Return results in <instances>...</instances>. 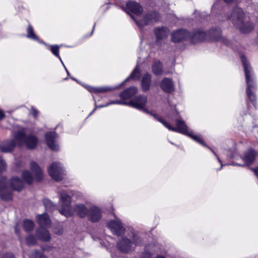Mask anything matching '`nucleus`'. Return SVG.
I'll use <instances>...</instances> for the list:
<instances>
[{
    "label": "nucleus",
    "mask_w": 258,
    "mask_h": 258,
    "mask_svg": "<svg viewBox=\"0 0 258 258\" xmlns=\"http://www.w3.org/2000/svg\"><path fill=\"white\" fill-rule=\"evenodd\" d=\"M151 114L153 115L156 119L162 123L169 130L187 135L203 146L207 147L201 135H195L192 131L188 130V127L186 125L184 121L181 119V117L178 115V113L176 110H175L173 113L174 118L175 120V127L171 126L169 123L162 118L159 117L157 114L153 113H151Z\"/></svg>",
    "instance_id": "nucleus-1"
},
{
    "label": "nucleus",
    "mask_w": 258,
    "mask_h": 258,
    "mask_svg": "<svg viewBox=\"0 0 258 258\" xmlns=\"http://www.w3.org/2000/svg\"><path fill=\"white\" fill-rule=\"evenodd\" d=\"M245 73L246 82L247 84L246 94L248 98L256 108V97L253 91L256 90L255 77L253 71L249 66L246 57L244 55L241 56Z\"/></svg>",
    "instance_id": "nucleus-2"
},
{
    "label": "nucleus",
    "mask_w": 258,
    "mask_h": 258,
    "mask_svg": "<svg viewBox=\"0 0 258 258\" xmlns=\"http://www.w3.org/2000/svg\"><path fill=\"white\" fill-rule=\"evenodd\" d=\"M229 19L242 33H248L253 29V24L246 20L243 10L240 8H234Z\"/></svg>",
    "instance_id": "nucleus-3"
},
{
    "label": "nucleus",
    "mask_w": 258,
    "mask_h": 258,
    "mask_svg": "<svg viewBox=\"0 0 258 258\" xmlns=\"http://www.w3.org/2000/svg\"><path fill=\"white\" fill-rule=\"evenodd\" d=\"M147 100L148 98L146 96L139 95L128 102L123 100L112 101L106 104L100 105L98 106V107L101 108L106 107L109 105L114 104H122L135 108L147 113H150V112H149L146 108H145V106L147 103Z\"/></svg>",
    "instance_id": "nucleus-4"
},
{
    "label": "nucleus",
    "mask_w": 258,
    "mask_h": 258,
    "mask_svg": "<svg viewBox=\"0 0 258 258\" xmlns=\"http://www.w3.org/2000/svg\"><path fill=\"white\" fill-rule=\"evenodd\" d=\"M141 242L142 239L139 235L132 232L131 234H128V237H123L118 242L117 247L120 251L126 253L133 250Z\"/></svg>",
    "instance_id": "nucleus-5"
},
{
    "label": "nucleus",
    "mask_w": 258,
    "mask_h": 258,
    "mask_svg": "<svg viewBox=\"0 0 258 258\" xmlns=\"http://www.w3.org/2000/svg\"><path fill=\"white\" fill-rule=\"evenodd\" d=\"M14 139L17 141L19 146H22L25 144L27 147L29 149L35 148L38 143V139L36 136L30 135L26 136V131L25 128H23L15 133Z\"/></svg>",
    "instance_id": "nucleus-6"
},
{
    "label": "nucleus",
    "mask_w": 258,
    "mask_h": 258,
    "mask_svg": "<svg viewBox=\"0 0 258 258\" xmlns=\"http://www.w3.org/2000/svg\"><path fill=\"white\" fill-rule=\"evenodd\" d=\"M60 201L61 203V208L59 210V213L67 217L73 215V208L71 206V196L66 191L60 193Z\"/></svg>",
    "instance_id": "nucleus-7"
},
{
    "label": "nucleus",
    "mask_w": 258,
    "mask_h": 258,
    "mask_svg": "<svg viewBox=\"0 0 258 258\" xmlns=\"http://www.w3.org/2000/svg\"><path fill=\"white\" fill-rule=\"evenodd\" d=\"M49 175L56 181H60L65 175L64 170L59 162H53L48 168Z\"/></svg>",
    "instance_id": "nucleus-8"
},
{
    "label": "nucleus",
    "mask_w": 258,
    "mask_h": 258,
    "mask_svg": "<svg viewBox=\"0 0 258 258\" xmlns=\"http://www.w3.org/2000/svg\"><path fill=\"white\" fill-rule=\"evenodd\" d=\"M131 17L135 21L138 27L141 29L145 25L158 21L159 18V14L155 12H151L146 14L144 18L141 21L136 20L132 16H131Z\"/></svg>",
    "instance_id": "nucleus-9"
},
{
    "label": "nucleus",
    "mask_w": 258,
    "mask_h": 258,
    "mask_svg": "<svg viewBox=\"0 0 258 258\" xmlns=\"http://www.w3.org/2000/svg\"><path fill=\"white\" fill-rule=\"evenodd\" d=\"M107 227L113 234L117 236H120L125 232L124 226L118 219L109 221L107 223Z\"/></svg>",
    "instance_id": "nucleus-10"
},
{
    "label": "nucleus",
    "mask_w": 258,
    "mask_h": 258,
    "mask_svg": "<svg viewBox=\"0 0 258 258\" xmlns=\"http://www.w3.org/2000/svg\"><path fill=\"white\" fill-rule=\"evenodd\" d=\"M0 197L4 201H10L12 199V192L9 189L4 177H0Z\"/></svg>",
    "instance_id": "nucleus-11"
},
{
    "label": "nucleus",
    "mask_w": 258,
    "mask_h": 258,
    "mask_svg": "<svg viewBox=\"0 0 258 258\" xmlns=\"http://www.w3.org/2000/svg\"><path fill=\"white\" fill-rule=\"evenodd\" d=\"M208 35L214 40L220 41L226 45L230 46V41L221 36V30L219 28L211 29Z\"/></svg>",
    "instance_id": "nucleus-12"
},
{
    "label": "nucleus",
    "mask_w": 258,
    "mask_h": 258,
    "mask_svg": "<svg viewBox=\"0 0 258 258\" xmlns=\"http://www.w3.org/2000/svg\"><path fill=\"white\" fill-rule=\"evenodd\" d=\"M57 134L54 132H48L45 135V139L47 146L54 151L59 149V146L56 143Z\"/></svg>",
    "instance_id": "nucleus-13"
},
{
    "label": "nucleus",
    "mask_w": 258,
    "mask_h": 258,
    "mask_svg": "<svg viewBox=\"0 0 258 258\" xmlns=\"http://www.w3.org/2000/svg\"><path fill=\"white\" fill-rule=\"evenodd\" d=\"M189 32L185 29H179L171 34V40L174 43L179 42L189 38Z\"/></svg>",
    "instance_id": "nucleus-14"
},
{
    "label": "nucleus",
    "mask_w": 258,
    "mask_h": 258,
    "mask_svg": "<svg viewBox=\"0 0 258 258\" xmlns=\"http://www.w3.org/2000/svg\"><path fill=\"white\" fill-rule=\"evenodd\" d=\"M127 13L131 12L137 16L141 15L143 11V9L139 3L136 2H129L126 4Z\"/></svg>",
    "instance_id": "nucleus-15"
},
{
    "label": "nucleus",
    "mask_w": 258,
    "mask_h": 258,
    "mask_svg": "<svg viewBox=\"0 0 258 258\" xmlns=\"http://www.w3.org/2000/svg\"><path fill=\"white\" fill-rule=\"evenodd\" d=\"M207 36L206 32L201 30H197L194 31L192 33H189V39L191 42L194 43H198L199 42L205 40Z\"/></svg>",
    "instance_id": "nucleus-16"
},
{
    "label": "nucleus",
    "mask_w": 258,
    "mask_h": 258,
    "mask_svg": "<svg viewBox=\"0 0 258 258\" xmlns=\"http://www.w3.org/2000/svg\"><path fill=\"white\" fill-rule=\"evenodd\" d=\"M256 155L255 150L253 149H248L245 151L243 156L241 157L242 160L245 162V165L249 166L254 161Z\"/></svg>",
    "instance_id": "nucleus-17"
},
{
    "label": "nucleus",
    "mask_w": 258,
    "mask_h": 258,
    "mask_svg": "<svg viewBox=\"0 0 258 258\" xmlns=\"http://www.w3.org/2000/svg\"><path fill=\"white\" fill-rule=\"evenodd\" d=\"M87 216L92 222H97L101 219L102 216L101 210L97 207H92L89 210Z\"/></svg>",
    "instance_id": "nucleus-18"
},
{
    "label": "nucleus",
    "mask_w": 258,
    "mask_h": 258,
    "mask_svg": "<svg viewBox=\"0 0 258 258\" xmlns=\"http://www.w3.org/2000/svg\"><path fill=\"white\" fill-rule=\"evenodd\" d=\"M160 87L166 93H171L174 90L173 81L169 78H164L161 83Z\"/></svg>",
    "instance_id": "nucleus-19"
},
{
    "label": "nucleus",
    "mask_w": 258,
    "mask_h": 258,
    "mask_svg": "<svg viewBox=\"0 0 258 258\" xmlns=\"http://www.w3.org/2000/svg\"><path fill=\"white\" fill-rule=\"evenodd\" d=\"M15 140H6L4 141L0 146V149L2 152L8 153L12 152L16 146Z\"/></svg>",
    "instance_id": "nucleus-20"
},
{
    "label": "nucleus",
    "mask_w": 258,
    "mask_h": 258,
    "mask_svg": "<svg viewBox=\"0 0 258 258\" xmlns=\"http://www.w3.org/2000/svg\"><path fill=\"white\" fill-rule=\"evenodd\" d=\"M73 214L75 212L80 217L84 218L88 216L89 210L83 204H77L73 208Z\"/></svg>",
    "instance_id": "nucleus-21"
},
{
    "label": "nucleus",
    "mask_w": 258,
    "mask_h": 258,
    "mask_svg": "<svg viewBox=\"0 0 258 258\" xmlns=\"http://www.w3.org/2000/svg\"><path fill=\"white\" fill-rule=\"evenodd\" d=\"M36 235L37 236L43 241H49L51 238L49 231L44 228H39L37 229Z\"/></svg>",
    "instance_id": "nucleus-22"
},
{
    "label": "nucleus",
    "mask_w": 258,
    "mask_h": 258,
    "mask_svg": "<svg viewBox=\"0 0 258 258\" xmlns=\"http://www.w3.org/2000/svg\"><path fill=\"white\" fill-rule=\"evenodd\" d=\"M138 91V90L137 87H132L121 92L119 94V96L122 99H129L136 95Z\"/></svg>",
    "instance_id": "nucleus-23"
},
{
    "label": "nucleus",
    "mask_w": 258,
    "mask_h": 258,
    "mask_svg": "<svg viewBox=\"0 0 258 258\" xmlns=\"http://www.w3.org/2000/svg\"><path fill=\"white\" fill-rule=\"evenodd\" d=\"M37 221L40 225V228L47 227L50 225L51 223L49 216L45 213L38 215L37 217Z\"/></svg>",
    "instance_id": "nucleus-24"
},
{
    "label": "nucleus",
    "mask_w": 258,
    "mask_h": 258,
    "mask_svg": "<svg viewBox=\"0 0 258 258\" xmlns=\"http://www.w3.org/2000/svg\"><path fill=\"white\" fill-rule=\"evenodd\" d=\"M30 168L31 171L35 174L37 180L40 181L43 178V173L38 165L35 162H31Z\"/></svg>",
    "instance_id": "nucleus-25"
},
{
    "label": "nucleus",
    "mask_w": 258,
    "mask_h": 258,
    "mask_svg": "<svg viewBox=\"0 0 258 258\" xmlns=\"http://www.w3.org/2000/svg\"><path fill=\"white\" fill-rule=\"evenodd\" d=\"M151 83V76L148 73L145 74L142 77L141 86L144 92L149 90Z\"/></svg>",
    "instance_id": "nucleus-26"
},
{
    "label": "nucleus",
    "mask_w": 258,
    "mask_h": 258,
    "mask_svg": "<svg viewBox=\"0 0 258 258\" xmlns=\"http://www.w3.org/2000/svg\"><path fill=\"white\" fill-rule=\"evenodd\" d=\"M10 184L12 189L15 190L20 191L23 187L22 181L17 177H13Z\"/></svg>",
    "instance_id": "nucleus-27"
},
{
    "label": "nucleus",
    "mask_w": 258,
    "mask_h": 258,
    "mask_svg": "<svg viewBox=\"0 0 258 258\" xmlns=\"http://www.w3.org/2000/svg\"><path fill=\"white\" fill-rule=\"evenodd\" d=\"M154 32L158 40L162 39L168 35L167 29L164 27L156 28Z\"/></svg>",
    "instance_id": "nucleus-28"
},
{
    "label": "nucleus",
    "mask_w": 258,
    "mask_h": 258,
    "mask_svg": "<svg viewBox=\"0 0 258 258\" xmlns=\"http://www.w3.org/2000/svg\"><path fill=\"white\" fill-rule=\"evenodd\" d=\"M27 32V34L26 36L27 38L36 40L38 41L39 43L44 44V42L42 40H40L34 33L33 27L31 25H29L28 26Z\"/></svg>",
    "instance_id": "nucleus-29"
},
{
    "label": "nucleus",
    "mask_w": 258,
    "mask_h": 258,
    "mask_svg": "<svg viewBox=\"0 0 258 258\" xmlns=\"http://www.w3.org/2000/svg\"><path fill=\"white\" fill-rule=\"evenodd\" d=\"M153 73L156 75H160L163 72L162 65L160 61H155L152 64Z\"/></svg>",
    "instance_id": "nucleus-30"
},
{
    "label": "nucleus",
    "mask_w": 258,
    "mask_h": 258,
    "mask_svg": "<svg viewBox=\"0 0 258 258\" xmlns=\"http://www.w3.org/2000/svg\"><path fill=\"white\" fill-rule=\"evenodd\" d=\"M86 88L89 91L93 93H103L111 90V88L108 87H93L91 86H88Z\"/></svg>",
    "instance_id": "nucleus-31"
},
{
    "label": "nucleus",
    "mask_w": 258,
    "mask_h": 258,
    "mask_svg": "<svg viewBox=\"0 0 258 258\" xmlns=\"http://www.w3.org/2000/svg\"><path fill=\"white\" fill-rule=\"evenodd\" d=\"M43 205L48 211H52L56 209V206L50 200L47 199H45L43 201Z\"/></svg>",
    "instance_id": "nucleus-32"
},
{
    "label": "nucleus",
    "mask_w": 258,
    "mask_h": 258,
    "mask_svg": "<svg viewBox=\"0 0 258 258\" xmlns=\"http://www.w3.org/2000/svg\"><path fill=\"white\" fill-rule=\"evenodd\" d=\"M140 71L137 67L132 72L130 76L127 77L123 82V83L127 82L129 79L138 80L140 78Z\"/></svg>",
    "instance_id": "nucleus-33"
},
{
    "label": "nucleus",
    "mask_w": 258,
    "mask_h": 258,
    "mask_svg": "<svg viewBox=\"0 0 258 258\" xmlns=\"http://www.w3.org/2000/svg\"><path fill=\"white\" fill-rule=\"evenodd\" d=\"M23 229L26 232H29L32 230L34 228V223L30 220H25L23 221Z\"/></svg>",
    "instance_id": "nucleus-34"
},
{
    "label": "nucleus",
    "mask_w": 258,
    "mask_h": 258,
    "mask_svg": "<svg viewBox=\"0 0 258 258\" xmlns=\"http://www.w3.org/2000/svg\"><path fill=\"white\" fill-rule=\"evenodd\" d=\"M22 178L23 180L28 184H31L32 183L33 178L29 171L27 170L24 171L22 172Z\"/></svg>",
    "instance_id": "nucleus-35"
},
{
    "label": "nucleus",
    "mask_w": 258,
    "mask_h": 258,
    "mask_svg": "<svg viewBox=\"0 0 258 258\" xmlns=\"http://www.w3.org/2000/svg\"><path fill=\"white\" fill-rule=\"evenodd\" d=\"M59 47L57 45H52L50 46V50L51 51V52L56 57L58 58L59 60L60 61L61 63L62 64H63V61H62V59H61V57H60V55L59 54Z\"/></svg>",
    "instance_id": "nucleus-36"
},
{
    "label": "nucleus",
    "mask_w": 258,
    "mask_h": 258,
    "mask_svg": "<svg viewBox=\"0 0 258 258\" xmlns=\"http://www.w3.org/2000/svg\"><path fill=\"white\" fill-rule=\"evenodd\" d=\"M29 258H46L45 256L41 251L34 250L31 251L29 254Z\"/></svg>",
    "instance_id": "nucleus-37"
},
{
    "label": "nucleus",
    "mask_w": 258,
    "mask_h": 258,
    "mask_svg": "<svg viewBox=\"0 0 258 258\" xmlns=\"http://www.w3.org/2000/svg\"><path fill=\"white\" fill-rule=\"evenodd\" d=\"M26 242L28 246L34 245L37 243L36 238L32 235H30L26 238Z\"/></svg>",
    "instance_id": "nucleus-38"
},
{
    "label": "nucleus",
    "mask_w": 258,
    "mask_h": 258,
    "mask_svg": "<svg viewBox=\"0 0 258 258\" xmlns=\"http://www.w3.org/2000/svg\"><path fill=\"white\" fill-rule=\"evenodd\" d=\"M6 169V164L5 162L0 157V173L5 171Z\"/></svg>",
    "instance_id": "nucleus-39"
},
{
    "label": "nucleus",
    "mask_w": 258,
    "mask_h": 258,
    "mask_svg": "<svg viewBox=\"0 0 258 258\" xmlns=\"http://www.w3.org/2000/svg\"><path fill=\"white\" fill-rule=\"evenodd\" d=\"M31 112L33 116L36 118L38 115L39 111L37 110H36L34 107L32 106L31 108Z\"/></svg>",
    "instance_id": "nucleus-40"
},
{
    "label": "nucleus",
    "mask_w": 258,
    "mask_h": 258,
    "mask_svg": "<svg viewBox=\"0 0 258 258\" xmlns=\"http://www.w3.org/2000/svg\"><path fill=\"white\" fill-rule=\"evenodd\" d=\"M74 252V249L69 250V249H65L64 251V252L65 253H67L69 254V256H68L69 257H72Z\"/></svg>",
    "instance_id": "nucleus-41"
},
{
    "label": "nucleus",
    "mask_w": 258,
    "mask_h": 258,
    "mask_svg": "<svg viewBox=\"0 0 258 258\" xmlns=\"http://www.w3.org/2000/svg\"><path fill=\"white\" fill-rule=\"evenodd\" d=\"M15 256L13 253L8 252L4 254L2 258H14Z\"/></svg>",
    "instance_id": "nucleus-42"
},
{
    "label": "nucleus",
    "mask_w": 258,
    "mask_h": 258,
    "mask_svg": "<svg viewBox=\"0 0 258 258\" xmlns=\"http://www.w3.org/2000/svg\"><path fill=\"white\" fill-rule=\"evenodd\" d=\"M210 150H211V151L213 153V154H214V155L217 157V159L218 160V161H219V163H221V167H220V169H219V170L221 169L222 168V167H223V166L224 165L222 163V162H221V160L219 159V158L218 157V155H217V154L215 153V152L214 150H213L212 149H210Z\"/></svg>",
    "instance_id": "nucleus-43"
},
{
    "label": "nucleus",
    "mask_w": 258,
    "mask_h": 258,
    "mask_svg": "<svg viewBox=\"0 0 258 258\" xmlns=\"http://www.w3.org/2000/svg\"><path fill=\"white\" fill-rule=\"evenodd\" d=\"M151 254L150 253L148 252H144L142 255L141 258H151Z\"/></svg>",
    "instance_id": "nucleus-44"
},
{
    "label": "nucleus",
    "mask_w": 258,
    "mask_h": 258,
    "mask_svg": "<svg viewBox=\"0 0 258 258\" xmlns=\"http://www.w3.org/2000/svg\"><path fill=\"white\" fill-rule=\"evenodd\" d=\"M5 117V114L4 112L2 110H0V120L3 119Z\"/></svg>",
    "instance_id": "nucleus-45"
},
{
    "label": "nucleus",
    "mask_w": 258,
    "mask_h": 258,
    "mask_svg": "<svg viewBox=\"0 0 258 258\" xmlns=\"http://www.w3.org/2000/svg\"><path fill=\"white\" fill-rule=\"evenodd\" d=\"M252 170L254 171L255 174L258 177V168H252Z\"/></svg>",
    "instance_id": "nucleus-46"
},
{
    "label": "nucleus",
    "mask_w": 258,
    "mask_h": 258,
    "mask_svg": "<svg viewBox=\"0 0 258 258\" xmlns=\"http://www.w3.org/2000/svg\"><path fill=\"white\" fill-rule=\"evenodd\" d=\"M19 230H18V228L17 226H16L15 227V233L17 235H18V236H19Z\"/></svg>",
    "instance_id": "nucleus-47"
},
{
    "label": "nucleus",
    "mask_w": 258,
    "mask_h": 258,
    "mask_svg": "<svg viewBox=\"0 0 258 258\" xmlns=\"http://www.w3.org/2000/svg\"><path fill=\"white\" fill-rule=\"evenodd\" d=\"M42 251H45V250H50L51 249V247H49L48 248H46V247H42Z\"/></svg>",
    "instance_id": "nucleus-48"
},
{
    "label": "nucleus",
    "mask_w": 258,
    "mask_h": 258,
    "mask_svg": "<svg viewBox=\"0 0 258 258\" xmlns=\"http://www.w3.org/2000/svg\"><path fill=\"white\" fill-rule=\"evenodd\" d=\"M62 64L63 65V67L64 68V69H65V70H66V72H67V73L68 75H70V73H69V72H68V70L67 69L66 67H65V66H64V63H63V64Z\"/></svg>",
    "instance_id": "nucleus-49"
},
{
    "label": "nucleus",
    "mask_w": 258,
    "mask_h": 258,
    "mask_svg": "<svg viewBox=\"0 0 258 258\" xmlns=\"http://www.w3.org/2000/svg\"><path fill=\"white\" fill-rule=\"evenodd\" d=\"M224 2L226 3H230L232 2L234 0H224Z\"/></svg>",
    "instance_id": "nucleus-50"
},
{
    "label": "nucleus",
    "mask_w": 258,
    "mask_h": 258,
    "mask_svg": "<svg viewBox=\"0 0 258 258\" xmlns=\"http://www.w3.org/2000/svg\"><path fill=\"white\" fill-rule=\"evenodd\" d=\"M97 107H95V108L90 113V115H91L95 110Z\"/></svg>",
    "instance_id": "nucleus-51"
},
{
    "label": "nucleus",
    "mask_w": 258,
    "mask_h": 258,
    "mask_svg": "<svg viewBox=\"0 0 258 258\" xmlns=\"http://www.w3.org/2000/svg\"><path fill=\"white\" fill-rule=\"evenodd\" d=\"M55 233L58 235H60L61 234V232L59 231L58 232H55Z\"/></svg>",
    "instance_id": "nucleus-52"
},
{
    "label": "nucleus",
    "mask_w": 258,
    "mask_h": 258,
    "mask_svg": "<svg viewBox=\"0 0 258 258\" xmlns=\"http://www.w3.org/2000/svg\"><path fill=\"white\" fill-rule=\"evenodd\" d=\"M156 258H165V257L163 256H158L156 257Z\"/></svg>",
    "instance_id": "nucleus-53"
},
{
    "label": "nucleus",
    "mask_w": 258,
    "mask_h": 258,
    "mask_svg": "<svg viewBox=\"0 0 258 258\" xmlns=\"http://www.w3.org/2000/svg\"><path fill=\"white\" fill-rule=\"evenodd\" d=\"M94 28H95V25L93 26V31H94ZM92 33H93V32H92V33H91V35H92Z\"/></svg>",
    "instance_id": "nucleus-54"
},
{
    "label": "nucleus",
    "mask_w": 258,
    "mask_h": 258,
    "mask_svg": "<svg viewBox=\"0 0 258 258\" xmlns=\"http://www.w3.org/2000/svg\"><path fill=\"white\" fill-rule=\"evenodd\" d=\"M234 165H238V166H241V165H240V164H234Z\"/></svg>",
    "instance_id": "nucleus-55"
}]
</instances>
